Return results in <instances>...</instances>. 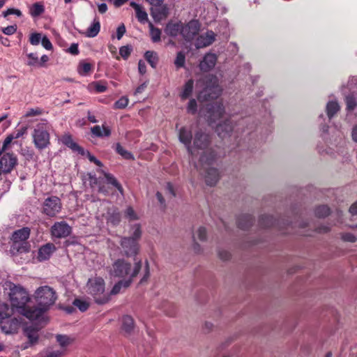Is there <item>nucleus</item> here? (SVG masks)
Instances as JSON below:
<instances>
[{
  "mask_svg": "<svg viewBox=\"0 0 357 357\" xmlns=\"http://www.w3.org/2000/svg\"><path fill=\"white\" fill-rule=\"evenodd\" d=\"M212 161L210 164L202 163L200 161L198 165H196V168L202 174V170L205 172L204 178L206 183L208 185H215L219 180L220 174L217 169L211 167V165L213 163Z\"/></svg>",
  "mask_w": 357,
  "mask_h": 357,
  "instance_id": "8",
  "label": "nucleus"
},
{
  "mask_svg": "<svg viewBox=\"0 0 357 357\" xmlns=\"http://www.w3.org/2000/svg\"><path fill=\"white\" fill-rule=\"evenodd\" d=\"M116 151L119 155H121L125 159L134 160L133 155L130 152L126 151L123 147H122L120 144H116Z\"/></svg>",
  "mask_w": 357,
  "mask_h": 357,
  "instance_id": "39",
  "label": "nucleus"
},
{
  "mask_svg": "<svg viewBox=\"0 0 357 357\" xmlns=\"http://www.w3.org/2000/svg\"><path fill=\"white\" fill-rule=\"evenodd\" d=\"M214 79L213 83L212 88H208L206 87L205 89V96H208V98H214L218 97L221 93V89H220L219 86L216 84L217 80L215 78H212Z\"/></svg>",
  "mask_w": 357,
  "mask_h": 357,
  "instance_id": "28",
  "label": "nucleus"
},
{
  "mask_svg": "<svg viewBox=\"0 0 357 357\" xmlns=\"http://www.w3.org/2000/svg\"><path fill=\"white\" fill-rule=\"evenodd\" d=\"M126 33V26L123 24H120L116 29V38L121 40Z\"/></svg>",
  "mask_w": 357,
  "mask_h": 357,
  "instance_id": "62",
  "label": "nucleus"
},
{
  "mask_svg": "<svg viewBox=\"0 0 357 357\" xmlns=\"http://www.w3.org/2000/svg\"><path fill=\"white\" fill-rule=\"evenodd\" d=\"M25 336L29 340V344L30 345L35 344L38 342L39 335L38 331L31 326L26 327L24 330Z\"/></svg>",
  "mask_w": 357,
  "mask_h": 357,
  "instance_id": "26",
  "label": "nucleus"
},
{
  "mask_svg": "<svg viewBox=\"0 0 357 357\" xmlns=\"http://www.w3.org/2000/svg\"><path fill=\"white\" fill-rule=\"evenodd\" d=\"M206 229L204 227H200L198 228L197 231L195 232V234L194 235L195 238H198L199 240L203 241L206 239Z\"/></svg>",
  "mask_w": 357,
  "mask_h": 357,
  "instance_id": "51",
  "label": "nucleus"
},
{
  "mask_svg": "<svg viewBox=\"0 0 357 357\" xmlns=\"http://www.w3.org/2000/svg\"><path fill=\"white\" fill-rule=\"evenodd\" d=\"M43 114V109L40 107H35L29 109L26 114H24L25 117H32L40 116Z\"/></svg>",
  "mask_w": 357,
  "mask_h": 357,
  "instance_id": "49",
  "label": "nucleus"
},
{
  "mask_svg": "<svg viewBox=\"0 0 357 357\" xmlns=\"http://www.w3.org/2000/svg\"><path fill=\"white\" fill-rule=\"evenodd\" d=\"M89 184L91 186V188H95L96 186L98 187L100 185L101 181L99 178H98L96 176L89 174Z\"/></svg>",
  "mask_w": 357,
  "mask_h": 357,
  "instance_id": "58",
  "label": "nucleus"
},
{
  "mask_svg": "<svg viewBox=\"0 0 357 357\" xmlns=\"http://www.w3.org/2000/svg\"><path fill=\"white\" fill-rule=\"evenodd\" d=\"M56 248L53 243H47L43 245L38 252V259L39 261H45L48 259L52 254L55 251Z\"/></svg>",
  "mask_w": 357,
  "mask_h": 357,
  "instance_id": "19",
  "label": "nucleus"
},
{
  "mask_svg": "<svg viewBox=\"0 0 357 357\" xmlns=\"http://www.w3.org/2000/svg\"><path fill=\"white\" fill-rule=\"evenodd\" d=\"M135 329V321L132 317L125 315L122 317L121 330L126 336L132 334Z\"/></svg>",
  "mask_w": 357,
  "mask_h": 357,
  "instance_id": "18",
  "label": "nucleus"
},
{
  "mask_svg": "<svg viewBox=\"0 0 357 357\" xmlns=\"http://www.w3.org/2000/svg\"><path fill=\"white\" fill-rule=\"evenodd\" d=\"M91 69L92 66L91 63H86L85 61H82L79 63L78 66L77 71L79 75L82 76H86L91 72Z\"/></svg>",
  "mask_w": 357,
  "mask_h": 357,
  "instance_id": "37",
  "label": "nucleus"
},
{
  "mask_svg": "<svg viewBox=\"0 0 357 357\" xmlns=\"http://www.w3.org/2000/svg\"><path fill=\"white\" fill-rule=\"evenodd\" d=\"M132 48L130 46H122L119 50L120 55L125 59H126L130 54Z\"/></svg>",
  "mask_w": 357,
  "mask_h": 357,
  "instance_id": "54",
  "label": "nucleus"
},
{
  "mask_svg": "<svg viewBox=\"0 0 357 357\" xmlns=\"http://www.w3.org/2000/svg\"><path fill=\"white\" fill-rule=\"evenodd\" d=\"M17 31L16 25L8 26L3 29V33L6 35H13Z\"/></svg>",
  "mask_w": 357,
  "mask_h": 357,
  "instance_id": "61",
  "label": "nucleus"
},
{
  "mask_svg": "<svg viewBox=\"0 0 357 357\" xmlns=\"http://www.w3.org/2000/svg\"><path fill=\"white\" fill-rule=\"evenodd\" d=\"M0 326L2 331L6 334L15 333L18 326V321L16 319H4L1 320Z\"/></svg>",
  "mask_w": 357,
  "mask_h": 357,
  "instance_id": "16",
  "label": "nucleus"
},
{
  "mask_svg": "<svg viewBox=\"0 0 357 357\" xmlns=\"http://www.w3.org/2000/svg\"><path fill=\"white\" fill-rule=\"evenodd\" d=\"M188 112L195 114L197 112V101L195 99H191L188 105Z\"/></svg>",
  "mask_w": 357,
  "mask_h": 357,
  "instance_id": "59",
  "label": "nucleus"
},
{
  "mask_svg": "<svg viewBox=\"0 0 357 357\" xmlns=\"http://www.w3.org/2000/svg\"><path fill=\"white\" fill-rule=\"evenodd\" d=\"M90 89H93L98 93H102L107 90V86L101 82H94L89 85Z\"/></svg>",
  "mask_w": 357,
  "mask_h": 357,
  "instance_id": "44",
  "label": "nucleus"
},
{
  "mask_svg": "<svg viewBox=\"0 0 357 357\" xmlns=\"http://www.w3.org/2000/svg\"><path fill=\"white\" fill-rule=\"evenodd\" d=\"M185 62V56L183 52H179L177 53L174 64L176 68H180L184 66Z\"/></svg>",
  "mask_w": 357,
  "mask_h": 357,
  "instance_id": "47",
  "label": "nucleus"
},
{
  "mask_svg": "<svg viewBox=\"0 0 357 357\" xmlns=\"http://www.w3.org/2000/svg\"><path fill=\"white\" fill-rule=\"evenodd\" d=\"M211 143L210 136L208 134L201 131L197 132L193 142V155L195 154L196 150H201L202 154L199 160L202 163L206 162L210 164L212 161H215L216 153L213 149L209 146Z\"/></svg>",
  "mask_w": 357,
  "mask_h": 357,
  "instance_id": "4",
  "label": "nucleus"
},
{
  "mask_svg": "<svg viewBox=\"0 0 357 357\" xmlns=\"http://www.w3.org/2000/svg\"><path fill=\"white\" fill-rule=\"evenodd\" d=\"M340 238L344 242L354 243L357 241L356 236L349 232L341 233Z\"/></svg>",
  "mask_w": 357,
  "mask_h": 357,
  "instance_id": "50",
  "label": "nucleus"
},
{
  "mask_svg": "<svg viewBox=\"0 0 357 357\" xmlns=\"http://www.w3.org/2000/svg\"><path fill=\"white\" fill-rule=\"evenodd\" d=\"M85 155L88 157L89 160L91 162H94L99 167L102 166V162L99 160H98L95 156L92 155L89 151H85Z\"/></svg>",
  "mask_w": 357,
  "mask_h": 357,
  "instance_id": "63",
  "label": "nucleus"
},
{
  "mask_svg": "<svg viewBox=\"0 0 357 357\" xmlns=\"http://www.w3.org/2000/svg\"><path fill=\"white\" fill-rule=\"evenodd\" d=\"M33 297L37 305L31 307L32 312L29 313V319L40 323L45 320V313L55 303L57 295L52 287L45 285L35 291Z\"/></svg>",
  "mask_w": 357,
  "mask_h": 357,
  "instance_id": "1",
  "label": "nucleus"
},
{
  "mask_svg": "<svg viewBox=\"0 0 357 357\" xmlns=\"http://www.w3.org/2000/svg\"><path fill=\"white\" fill-rule=\"evenodd\" d=\"M217 61V57L214 54H206L203 60L199 63V68L202 71H209L211 70L215 65Z\"/></svg>",
  "mask_w": 357,
  "mask_h": 357,
  "instance_id": "17",
  "label": "nucleus"
},
{
  "mask_svg": "<svg viewBox=\"0 0 357 357\" xmlns=\"http://www.w3.org/2000/svg\"><path fill=\"white\" fill-rule=\"evenodd\" d=\"M71 231V227L65 221L56 222L51 227V234L56 238H66Z\"/></svg>",
  "mask_w": 357,
  "mask_h": 357,
  "instance_id": "10",
  "label": "nucleus"
},
{
  "mask_svg": "<svg viewBox=\"0 0 357 357\" xmlns=\"http://www.w3.org/2000/svg\"><path fill=\"white\" fill-rule=\"evenodd\" d=\"M129 102V100L126 96H122L117 101H116L114 104V109H124L126 108Z\"/></svg>",
  "mask_w": 357,
  "mask_h": 357,
  "instance_id": "46",
  "label": "nucleus"
},
{
  "mask_svg": "<svg viewBox=\"0 0 357 357\" xmlns=\"http://www.w3.org/2000/svg\"><path fill=\"white\" fill-rule=\"evenodd\" d=\"M3 287L10 290L8 294L13 308L29 319V313L32 311L31 307L26 306V303L30 300L27 291L22 287L15 285L10 282H6Z\"/></svg>",
  "mask_w": 357,
  "mask_h": 357,
  "instance_id": "2",
  "label": "nucleus"
},
{
  "mask_svg": "<svg viewBox=\"0 0 357 357\" xmlns=\"http://www.w3.org/2000/svg\"><path fill=\"white\" fill-rule=\"evenodd\" d=\"M73 305L78 307L82 312L86 311L89 306V303L80 299H75L73 301Z\"/></svg>",
  "mask_w": 357,
  "mask_h": 357,
  "instance_id": "52",
  "label": "nucleus"
},
{
  "mask_svg": "<svg viewBox=\"0 0 357 357\" xmlns=\"http://www.w3.org/2000/svg\"><path fill=\"white\" fill-rule=\"evenodd\" d=\"M225 114V108L222 102H215L208 109V119L211 123L221 119Z\"/></svg>",
  "mask_w": 357,
  "mask_h": 357,
  "instance_id": "15",
  "label": "nucleus"
},
{
  "mask_svg": "<svg viewBox=\"0 0 357 357\" xmlns=\"http://www.w3.org/2000/svg\"><path fill=\"white\" fill-rule=\"evenodd\" d=\"M62 208L61 199L51 196L45 199L43 204V213L49 217H54Z\"/></svg>",
  "mask_w": 357,
  "mask_h": 357,
  "instance_id": "9",
  "label": "nucleus"
},
{
  "mask_svg": "<svg viewBox=\"0 0 357 357\" xmlns=\"http://www.w3.org/2000/svg\"><path fill=\"white\" fill-rule=\"evenodd\" d=\"M51 128L50 124L46 121H43L35 126L32 137L34 145L37 149L43 150L49 146Z\"/></svg>",
  "mask_w": 357,
  "mask_h": 357,
  "instance_id": "7",
  "label": "nucleus"
},
{
  "mask_svg": "<svg viewBox=\"0 0 357 357\" xmlns=\"http://www.w3.org/2000/svg\"><path fill=\"white\" fill-rule=\"evenodd\" d=\"M125 215L130 220H137L138 218L137 214L132 207H128L125 211Z\"/></svg>",
  "mask_w": 357,
  "mask_h": 357,
  "instance_id": "57",
  "label": "nucleus"
},
{
  "mask_svg": "<svg viewBox=\"0 0 357 357\" xmlns=\"http://www.w3.org/2000/svg\"><path fill=\"white\" fill-rule=\"evenodd\" d=\"M13 139H15L13 137V135L11 134L6 137L3 142L2 148L0 151V155L7 149L8 145L10 144Z\"/></svg>",
  "mask_w": 357,
  "mask_h": 357,
  "instance_id": "55",
  "label": "nucleus"
},
{
  "mask_svg": "<svg viewBox=\"0 0 357 357\" xmlns=\"http://www.w3.org/2000/svg\"><path fill=\"white\" fill-rule=\"evenodd\" d=\"M28 61L26 64L29 66H38L39 59L36 54L29 53L27 54Z\"/></svg>",
  "mask_w": 357,
  "mask_h": 357,
  "instance_id": "48",
  "label": "nucleus"
},
{
  "mask_svg": "<svg viewBox=\"0 0 357 357\" xmlns=\"http://www.w3.org/2000/svg\"><path fill=\"white\" fill-rule=\"evenodd\" d=\"M252 224V218L249 215H244L238 220V225L242 229H246Z\"/></svg>",
  "mask_w": 357,
  "mask_h": 357,
  "instance_id": "34",
  "label": "nucleus"
},
{
  "mask_svg": "<svg viewBox=\"0 0 357 357\" xmlns=\"http://www.w3.org/2000/svg\"><path fill=\"white\" fill-rule=\"evenodd\" d=\"M340 109V105L336 101H329L326 105V112L328 118L331 119Z\"/></svg>",
  "mask_w": 357,
  "mask_h": 357,
  "instance_id": "33",
  "label": "nucleus"
},
{
  "mask_svg": "<svg viewBox=\"0 0 357 357\" xmlns=\"http://www.w3.org/2000/svg\"><path fill=\"white\" fill-rule=\"evenodd\" d=\"M130 5L135 9L136 13V17L139 22L145 23L148 21V15L146 12L143 9L142 6L134 1L130 2Z\"/></svg>",
  "mask_w": 357,
  "mask_h": 357,
  "instance_id": "25",
  "label": "nucleus"
},
{
  "mask_svg": "<svg viewBox=\"0 0 357 357\" xmlns=\"http://www.w3.org/2000/svg\"><path fill=\"white\" fill-rule=\"evenodd\" d=\"M63 143L73 151L78 152L82 155H85V151L80 147L71 137L70 135H64L62 138Z\"/></svg>",
  "mask_w": 357,
  "mask_h": 357,
  "instance_id": "24",
  "label": "nucleus"
},
{
  "mask_svg": "<svg viewBox=\"0 0 357 357\" xmlns=\"http://www.w3.org/2000/svg\"><path fill=\"white\" fill-rule=\"evenodd\" d=\"M91 132L93 135L98 137H109L111 135V130L105 123L102 124V126H95L92 127Z\"/></svg>",
  "mask_w": 357,
  "mask_h": 357,
  "instance_id": "23",
  "label": "nucleus"
},
{
  "mask_svg": "<svg viewBox=\"0 0 357 357\" xmlns=\"http://www.w3.org/2000/svg\"><path fill=\"white\" fill-rule=\"evenodd\" d=\"M131 280H122L114 284L113 288L112 289L109 295H116L121 292V289L123 287L126 289L131 284Z\"/></svg>",
  "mask_w": 357,
  "mask_h": 357,
  "instance_id": "30",
  "label": "nucleus"
},
{
  "mask_svg": "<svg viewBox=\"0 0 357 357\" xmlns=\"http://www.w3.org/2000/svg\"><path fill=\"white\" fill-rule=\"evenodd\" d=\"M199 28L197 20H191L185 25L182 24L181 35L185 40H190L198 33Z\"/></svg>",
  "mask_w": 357,
  "mask_h": 357,
  "instance_id": "12",
  "label": "nucleus"
},
{
  "mask_svg": "<svg viewBox=\"0 0 357 357\" xmlns=\"http://www.w3.org/2000/svg\"><path fill=\"white\" fill-rule=\"evenodd\" d=\"M192 139V130L185 127H182L178 131V139L185 145L188 153L193 156V149L191 146Z\"/></svg>",
  "mask_w": 357,
  "mask_h": 357,
  "instance_id": "13",
  "label": "nucleus"
},
{
  "mask_svg": "<svg viewBox=\"0 0 357 357\" xmlns=\"http://www.w3.org/2000/svg\"><path fill=\"white\" fill-rule=\"evenodd\" d=\"M42 38L41 33H33L29 37V42L32 45H38L41 41Z\"/></svg>",
  "mask_w": 357,
  "mask_h": 357,
  "instance_id": "53",
  "label": "nucleus"
},
{
  "mask_svg": "<svg viewBox=\"0 0 357 357\" xmlns=\"http://www.w3.org/2000/svg\"><path fill=\"white\" fill-rule=\"evenodd\" d=\"M347 110L348 112H352L357 106L355 98L353 95H349L345 98Z\"/></svg>",
  "mask_w": 357,
  "mask_h": 357,
  "instance_id": "41",
  "label": "nucleus"
},
{
  "mask_svg": "<svg viewBox=\"0 0 357 357\" xmlns=\"http://www.w3.org/2000/svg\"><path fill=\"white\" fill-rule=\"evenodd\" d=\"M100 29V24L98 19H94L93 23L87 29L86 36L89 38H93L96 36Z\"/></svg>",
  "mask_w": 357,
  "mask_h": 357,
  "instance_id": "29",
  "label": "nucleus"
},
{
  "mask_svg": "<svg viewBox=\"0 0 357 357\" xmlns=\"http://www.w3.org/2000/svg\"><path fill=\"white\" fill-rule=\"evenodd\" d=\"M105 178L108 183L112 184L113 186L117 188V190L122 194L123 188L117 180L110 174H105Z\"/></svg>",
  "mask_w": 357,
  "mask_h": 357,
  "instance_id": "42",
  "label": "nucleus"
},
{
  "mask_svg": "<svg viewBox=\"0 0 357 357\" xmlns=\"http://www.w3.org/2000/svg\"><path fill=\"white\" fill-rule=\"evenodd\" d=\"M215 38V34L212 31H208L206 33L200 35L195 41V47L197 49L203 48L211 45Z\"/></svg>",
  "mask_w": 357,
  "mask_h": 357,
  "instance_id": "14",
  "label": "nucleus"
},
{
  "mask_svg": "<svg viewBox=\"0 0 357 357\" xmlns=\"http://www.w3.org/2000/svg\"><path fill=\"white\" fill-rule=\"evenodd\" d=\"M142 236L140 225L137 224L132 227L131 236L123 237L120 241L121 248L128 257L136 255L139 250V241Z\"/></svg>",
  "mask_w": 357,
  "mask_h": 357,
  "instance_id": "6",
  "label": "nucleus"
},
{
  "mask_svg": "<svg viewBox=\"0 0 357 357\" xmlns=\"http://www.w3.org/2000/svg\"><path fill=\"white\" fill-rule=\"evenodd\" d=\"M141 268V261L135 262V264L132 266L131 264L124 259H117L113 263L109 271V274L111 276L121 278L123 280L130 279L132 282Z\"/></svg>",
  "mask_w": 357,
  "mask_h": 357,
  "instance_id": "3",
  "label": "nucleus"
},
{
  "mask_svg": "<svg viewBox=\"0 0 357 357\" xmlns=\"http://www.w3.org/2000/svg\"><path fill=\"white\" fill-rule=\"evenodd\" d=\"M30 235V229L28 227H23L15 231L12 235V241L15 244L26 241Z\"/></svg>",
  "mask_w": 357,
  "mask_h": 357,
  "instance_id": "21",
  "label": "nucleus"
},
{
  "mask_svg": "<svg viewBox=\"0 0 357 357\" xmlns=\"http://www.w3.org/2000/svg\"><path fill=\"white\" fill-rule=\"evenodd\" d=\"M11 311L7 304L0 303V319L10 317Z\"/></svg>",
  "mask_w": 357,
  "mask_h": 357,
  "instance_id": "43",
  "label": "nucleus"
},
{
  "mask_svg": "<svg viewBox=\"0 0 357 357\" xmlns=\"http://www.w3.org/2000/svg\"><path fill=\"white\" fill-rule=\"evenodd\" d=\"M144 58L152 68H156L159 60L157 52L154 51H146L144 54Z\"/></svg>",
  "mask_w": 357,
  "mask_h": 357,
  "instance_id": "31",
  "label": "nucleus"
},
{
  "mask_svg": "<svg viewBox=\"0 0 357 357\" xmlns=\"http://www.w3.org/2000/svg\"><path fill=\"white\" fill-rule=\"evenodd\" d=\"M86 288L88 294L93 296L96 303L103 305L110 300L109 294L105 292V282L102 278L89 279Z\"/></svg>",
  "mask_w": 357,
  "mask_h": 357,
  "instance_id": "5",
  "label": "nucleus"
},
{
  "mask_svg": "<svg viewBox=\"0 0 357 357\" xmlns=\"http://www.w3.org/2000/svg\"><path fill=\"white\" fill-rule=\"evenodd\" d=\"M181 23H168L165 28V32L169 36H176L179 33L181 34Z\"/></svg>",
  "mask_w": 357,
  "mask_h": 357,
  "instance_id": "27",
  "label": "nucleus"
},
{
  "mask_svg": "<svg viewBox=\"0 0 357 357\" xmlns=\"http://www.w3.org/2000/svg\"><path fill=\"white\" fill-rule=\"evenodd\" d=\"M56 342L60 345L59 349H63V354L65 353L66 347L70 344L73 340L66 335H56Z\"/></svg>",
  "mask_w": 357,
  "mask_h": 357,
  "instance_id": "32",
  "label": "nucleus"
},
{
  "mask_svg": "<svg viewBox=\"0 0 357 357\" xmlns=\"http://www.w3.org/2000/svg\"><path fill=\"white\" fill-rule=\"evenodd\" d=\"M45 11V7L39 3H34L31 8V15L33 17H37L43 14Z\"/></svg>",
  "mask_w": 357,
  "mask_h": 357,
  "instance_id": "40",
  "label": "nucleus"
},
{
  "mask_svg": "<svg viewBox=\"0 0 357 357\" xmlns=\"http://www.w3.org/2000/svg\"><path fill=\"white\" fill-rule=\"evenodd\" d=\"M107 218V220L112 222L113 225H116L121 220V215L116 209L114 208L112 210V211H108Z\"/></svg>",
  "mask_w": 357,
  "mask_h": 357,
  "instance_id": "36",
  "label": "nucleus"
},
{
  "mask_svg": "<svg viewBox=\"0 0 357 357\" xmlns=\"http://www.w3.org/2000/svg\"><path fill=\"white\" fill-rule=\"evenodd\" d=\"M330 213V209L327 206L323 205L318 206L315 210V214L319 218L327 216Z\"/></svg>",
  "mask_w": 357,
  "mask_h": 357,
  "instance_id": "45",
  "label": "nucleus"
},
{
  "mask_svg": "<svg viewBox=\"0 0 357 357\" xmlns=\"http://www.w3.org/2000/svg\"><path fill=\"white\" fill-rule=\"evenodd\" d=\"M42 45L47 50L52 49V45L50 40L46 36H44L41 39Z\"/></svg>",
  "mask_w": 357,
  "mask_h": 357,
  "instance_id": "60",
  "label": "nucleus"
},
{
  "mask_svg": "<svg viewBox=\"0 0 357 357\" xmlns=\"http://www.w3.org/2000/svg\"><path fill=\"white\" fill-rule=\"evenodd\" d=\"M194 82L192 79H189L184 85L183 90L181 94L182 99L188 98L192 92Z\"/></svg>",
  "mask_w": 357,
  "mask_h": 357,
  "instance_id": "35",
  "label": "nucleus"
},
{
  "mask_svg": "<svg viewBox=\"0 0 357 357\" xmlns=\"http://www.w3.org/2000/svg\"><path fill=\"white\" fill-rule=\"evenodd\" d=\"M17 158L10 153L4 154L0 159V174L10 173L16 166Z\"/></svg>",
  "mask_w": 357,
  "mask_h": 357,
  "instance_id": "11",
  "label": "nucleus"
},
{
  "mask_svg": "<svg viewBox=\"0 0 357 357\" xmlns=\"http://www.w3.org/2000/svg\"><path fill=\"white\" fill-rule=\"evenodd\" d=\"M149 276H150L149 264L148 261H146L145 262V266H144V275H143L142 278L141 279L139 283L143 284V283L147 282Z\"/></svg>",
  "mask_w": 357,
  "mask_h": 357,
  "instance_id": "56",
  "label": "nucleus"
},
{
  "mask_svg": "<svg viewBox=\"0 0 357 357\" xmlns=\"http://www.w3.org/2000/svg\"><path fill=\"white\" fill-rule=\"evenodd\" d=\"M216 132L220 137H225L229 135L233 130V125L230 120L227 119L222 123H220L216 126Z\"/></svg>",
  "mask_w": 357,
  "mask_h": 357,
  "instance_id": "20",
  "label": "nucleus"
},
{
  "mask_svg": "<svg viewBox=\"0 0 357 357\" xmlns=\"http://www.w3.org/2000/svg\"><path fill=\"white\" fill-rule=\"evenodd\" d=\"M150 36L153 43H157L160 40L161 31L153 26L152 23H149Z\"/></svg>",
  "mask_w": 357,
  "mask_h": 357,
  "instance_id": "38",
  "label": "nucleus"
},
{
  "mask_svg": "<svg viewBox=\"0 0 357 357\" xmlns=\"http://www.w3.org/2000/svg\"><path fill=\"white\" fill-rule=\"evenodd\" d=\"M63 355V349L49 347L38 354L37 357H61Z\"/></svg>",
  "mask_w": 357,
  "mask_h": 357,
  "instance_id": "22",
  "label": "nucleus"
},
{
  "mask_svg": "<svg viewBox=\"0 0 357 357\" xmlns=\"http://www.w3.org/2000/svg\"><path fill=\"white\" fill-rule=\"evenodd\" d=\"M13 14L16 15L20 17L22 15V12L18 9H14V8H10L3 12L4 17H6L9 15H13Z\"/></svg>",
  "mask_w": 357,
  "mask_h": 357,
  "instance_id": "64",
  "label": "nucleus"
}]
</instances>
